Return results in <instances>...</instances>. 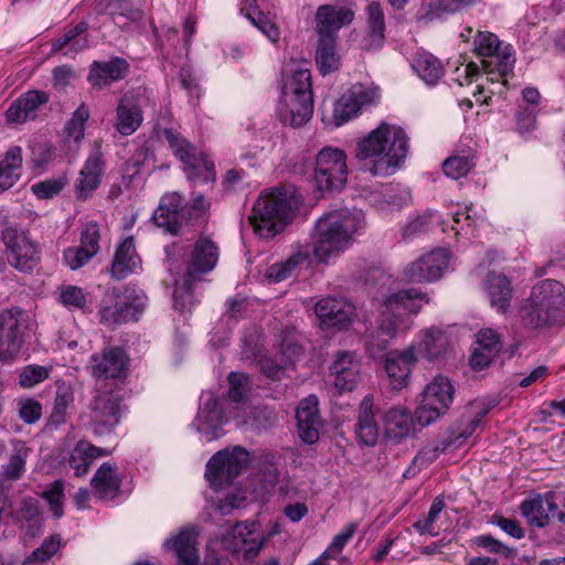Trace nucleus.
I'll list each match as a JSON object with an SVG mask.
<instances>
[{
  "mask_svg": "<svg viewBox=\"0 0 565 565\" xmlns=\"http://www.w3.org/2000/svg\"><path fill=\"white\" fill-rule=\"evenodd\" d=\"M408 151V138L397 126L382 122L355 147L354 157L359 169L372 175H388L404 161Z\"/></svg>",
  "mask_w": 565,
  "mask_h": 565,
  "instance_id": "1",
  "label": "nucleus"
},
{
  "mask_svg": "<svg viewBox=\"0 0 565 565\" xmlns=\"http://www.w3.org/2000/svg\"><path fill=\"white\" fill-rule=\"evenodd\" d=\"M518 320L526 331H542L565 324V287L554 279L536 284L518 309Z\"/></svg>",
  "mask_w": 565,
  "mask_h": 565,
  "instance_id": "2",
  "label": "nucleus"
},
{
  "mask_svg": "<svg viewBox=\"0 0 565 565\" xmlns=\"http://www.w3.org/2000/svg\"><path fill=\"white\" fill-rule=\"evenodd\" d=\"M361 226L360 215L348 209L333 210L324 213L316 222L312 234V260L328 264L350 246L354 233Z\"/></svg>",
  "mask_w": 565,
  "mask_h": 565,
  "instance_id": "3",
  "label": "nucleus"
},
{
  "mask_svg": "<svg viewBox=\"0 0 565 565\" xmlns=\"http://www.w3.org/2000/svg\"><path fill=\"white\" fill-rule=\"evenodd\" d=\"M211 203L203 194H193L191 202L184 203L179 192L161 196L151 221L157 227L173 236L204 227L210 218Z\"/></svg>",
  "mask_w": 565,
  "mask_h": 565,
  "instance_id": "4",
  "label": "nucleus"
},
{
  "mask_svg": "<svg viewBox=\"0 0 565 565\" xmlns=\"http://www.w3.org/2000/svg\"><path fill=\"white\" fill-rule=\"evenodd\" d=\"M298 209V200L287 190L274 189L255 202L249 222L264 238H273L289 224Z\"/></svg>",
  "mask_w": 565,
  "mask_h": 565,
  "instance_id": "5",
  "label": "nucleus"
},
{
  "mask_svg": "<svg viewBox=\"0 0 565 565\" xmlns=\"http://www.w3.org/2000/svg\"><path fill=\"white\" fill-rule=\"evenodd\" d=\"M279 116L284 124L300 127L313 114L311 73L307 68L291 71L285 75L281 85Z\"/></svg>",
  "mask_w": 565,
  "mask_h": 565,
  "instance_id": "6",
  "label": "nucleus"
},
{
  "mask_svg": "<svg viewBox=\"0 0 565 565\" xmlns=\"http://www.w3.org/2000/svg\"><path fill=\"white\" fill-rule=\"evenodd\" d=\"M428 298L424 292L415 288L403 289L387 296L383 300L385 310L381 315L379 327L375 331L391 340L395 338L403 319V315H416Z\"/></svg>",
  "mask_w": 565,
  "mask_h": 565,
  "instance_id": "7",
  "label": "nucleus"
},
{
  "mask_svg": "<svg viewBox=\"0 0 565 565\" xmlns=\"http://www.w3.org/2000/svg\"><path fill=\"white\" fill-rule=\"evenodd\" d=\"M1 239L7 262L20 273H31L41 260V248L17 224L3 223Z\"/></svg>",
  "mask_w": 565,
  "mask_h": 565,
  "instance_id": "8",
  "label": "nucleus"
},
{
  "mask_svg": "<svg viewBox=\"0 0 565 565\" xmlns=\"http://www.w3.org/2000/svg\"><path fill=\"white\" fill-rule=\"evenodd\" d=\"M162 137L169 143L173 154L188 168L191 179L202 180L205 183L215 181V164L205 153L199 151L173 128H164Z\"/></svg>",
  "mask_w": 565,
  "mask_h": 565,
  "instance_id": "9",
  "label": "nucleus"
},
{
  "mask_svg": "<svg viewBox=\"0 0 565 565\" xmlns=\"http://www.w3.org/2000/svg\"><path fill=\"white\" fill-rule=\"evenodd\" d=\"M455 388L445 376H437L426 385L416 407V419L419 428H424L444 416L454 402Z\"/></svg>",
  "mask_w": 565,
  "mask_h": 565,
  "instance_id": "10",
  "label": "nucleus"
},
{
  "mask_svg": "<svg viewBox=\"0 0 565 565\" xmlns=\"http://www.w3.org/2000/svg\"><path fill=\"white\" fill-rule=\"evenodd\" d=\"M347 156L338 148L326 147L316 158L315 183L320 192L341 191L347 182Z\"/></svg>",
  "mask_w": 565,
  "mask_h": 565,
  "instance_id": "11",
  "label": "nucleus"
},
{
  "mask_svg": "<svg viewBox=\"0 0 565 565\" xmlns=\"http://www.w3.org/2000/svg\"><path fill=\"white\" fill-rule=\"evenodd\" d=\"M249 452L239 446L217 451L206 463L205 478L215 489L230 486L249 463Z\"/></svg>",
  "mask_w": 565,
  "mask_h": 565,
  "instance_id": "12",
  "label": "nucleus"
},
{
  "mask_svg": "<svg viewBox=\"0 0 565 565\" xmlns=\"http://www.w3.org/2000/svg\"><path fill=\"white\" fill-rule=\"evenodd\" d=\"M475 51L480 56L494 57V61H483L482 66L484 71L493 75L490 79L497 81L495 77H508L513 74L515 57L513 56L512 47L505 46L500 51L501 42L499 38L488 31H478L473 40Z\"/></svg>",
  "mask_w": 565,
  "mask_h": 565,
  "instance_id": "13",
  "label": "nucleus"
},
{
  "mask_svg": "<svg viewBox=\"0 0 565 565\" xmlns=\"http://www.w3.org/2000/svg\"><path fill=\"white\" fill-rule=\"evenodd\" d=\"M26 315L19 307L0 312V362H12L24 341Z\"/></svg>",
  "mask_w": 565,
  "mask_h": 565,
  "instance_id": "14",
  "label": "nucleus"
},
{
  "mask_svg": "<svg viewBox=\"0 0 565 565\" xmlns=\"http://www.w3.org/2000/svg\"><path fill=\"white\" fill-rule=\"evenodd\" d=\"M138 301L140 298L136 295L135 289H125L122 294L107 292L100 301L98 316L99 322L106 327L115 328L116 326L126 323L134 318L137 311H141L145 303H132L130 300Z\"/></svg>",
  "mask_w": 565,
  "mask_h": 565,
  "instance_id": "15",
  "label": "nucleus"
},
{
  "mask_svg": "<svg viewBox=\"0 0 565 565\" xmlns=\"http://www.w3.org/2000/svg\"><path fill=\"white\" fill-rule=\"evenodd\" d=\"M88 411V425L94 435H108L119 424L120 399L110 392H99L89 402Z\"/></svg>",
  "mask_w": 565,
  "mask_h": 565,
  "instance_id": "16",
  "label": "nucleus"
},
{
  "mask_svg": "<svg viewBox=\"0 0 565 565\" xmlns=\"http://www.w3.org/2000/svg\"><path fill=\"white\" fill-rule=\"evenodd\" d=\"M450 254L446 248H437L423 255L404 269L409 282H430L438 280L449 266Z\"/></svg>",
  "mask_w": 565,
  "mask_h": 565,
  "instance_id": "17",
  "label": "nucleus"
},
{
  "mask_svg": "<svg viewBox=\"0 0 565 565\" xmlns=\"http://www.w3.org/2000/svg\"><path fill=\"white\" fill-rule=\"evenodd\" d=\"M217 262V244L207 236H201L193 245L183 276L186 277V281L201 282L203 276L211 273Z\"/></svg>",
  "mask_w": 565,
  "mask_h": 565,
  "instance_id": "18",
  "label": "nucleus"
},
{
  "mask_svg": "<svg viewBox=\"0 0 565 565\" xmlns=\"http://www.w3.org/2000/svg\"><path fill=\"white\" fill-rule=\"evenodd\" d=\"M330 375L339 393L353 391L361 381V363L352 351H339L330 365Z\"/></svg>",
  "mask_w": 565,
  "mask_h": 565,
  "instance_id": "19",
  "label": "nucleus"
},
{
  "mask_svg": "<svg viewBox=\"0 0 565 565\" xmlns=\"http://www.w3.org/2000/svg\"><path fill=\"white\" fill-rule=\"evenodd\" d=\"M354 11L345 6L322 4L316 12V31L319 36L338 39L341 28L352 23Z\"/></svg>",
  "mask_w": 565,
  "mask_h": 565,
  "instance_id": "20",
  "label": "nucleus"
},
{
  "mask_svg": "<svg viewBox=\"0 0 565 565\" xmlns=\"http://www.w3.org/2000/svg\"><path fill=\"white\" fill-rule=\"evenodd\" d=\"M129 364V358L119 347H110L100 354H93L90 369L93 376L97 379H117L122 376Z\"/></svg>",
  "mask_w": 565,
  "mask_h": 565,
  "instance_id": "21",
  "label": "nucleus"
},
{
  "mask_svg": "<svg viewBox=\"0 0 565 565\" xmlns=\"http://www.w3.org/2000/svg\"><path fill=\"white\" fill-rule=\"evenodd\" d=\"M199 526L189 524L179 531V533L167 540L163 546L175 553L179 565H199L198 535Z\"/></svg>",
  "mask_w": 565,
  "mask_h": 565,
  "instance_id": "22",
  "label": "nucleus"
},
{
  "mask_svg": "<svg viewBox=\"0 0 565 565\" xmlns=\"http://www.w3.org/2000/svg\"><path fill=\"white\" fill-rule=\"evenodd\" d=\"M417 362L415 347L411 345L403 351H390L385 358V371L394 388L407 385L412 367Z\"/></svg>",
  "mask_w": 565,
  "mask_h": 565,
  "instance_id": "23",
  "label": "nucleus"
},
{
  "mask_svg": "<svg viewBox=\"0 0 565 565\" xmlns=\"http://www.w3.org/2000/svg\"><path fill=\"white\" fill-rule=\"evenodd\" d=\"M299 437L308 445L319 439L321 418L318 408V398L315 395L302 399L296 412Z\"/></svg>",
  "mask_w": 565,
  "mask_h": 565,
  "instance_id": "24",
  "label": "nucleus"
},
{
  "mask_svg": "<svg viewBox=\"0 0 565 565\" xmlns=\"http://www.w3.org/2000/svg\"><path fill=\"white\" fill-rule=\"evenodd\" d=\"M418 353L428 362L440 364L446 360L449 351V338L447 333L436 327H430L420 332Z\"/></svg>",
  "mask_w": 565,
  "mask_h": 565,
  "instance_id": "25",
  "label": "nucleus"
},
{
  "mask_svg": "<svg viewBox=\"0 0 565 565\" xmlns=\"http://www.w3.org/2000/svg\"><path fill=\"white\" fill-rule=\"evenodd\" d=\"M385 433L388 438L395 443L401 441L404 437L414 434L419 424L416 419V412L412 415L406 407H392L384 414Z\"/></svg>",
  "mask_w": 565,
  "mask_h": 565,
  "instance_id": "26",
  "label": "nucleus"
},
{
  "mask_svg": "<svg viewBox=\"0 0 565 565\" xmlns=\"http://www.w3.org/2000/svg\"><path fill=\"white\" fill-rule=\"evenodd\" d=\"M484 289L492 308L502 315L510 310L513 288L510 279L505 275L489 271L484 280Z\"/></svg>",
  "mask_w": 565,
  "mask_h": 565,
  "instance_id": "27",
  "label": "nucleus"
},
{
  "mask_svg": "<svg viewBox=\"0 0 565 565\" xmlns=\"http://www.w3.org/2000/svg\"><path fill=\"white\" fill-rule=\"evenodd\" d=\"M140 265L141 259L136 252L134 237L128 236L116 248L110 275L116 280H121L132 274Z\"/></svg>",
  "mask_w": 565,
  "mask_h": 565,
  "instance_id": "28",
  "label": "nucleus"
},
{
  "mask_svg": "<svg viewBox=\"0 0 565 565\" xmlns=\"http://www.w3.org/2000/svg\"><path fill=\"white\" fill-rule=\"evenodd\" d=\"M49 102V95L42 90H29L21 95L7 110V118L12 122H24L36 116L40 106Z\"/></svg>",
  "mask_w": 565,
  "mask_h": 565,
  "instance_id": "29",
  "label": "nucleus"
},
{
  "mask_svg": "<svg viewBox=\"0 0 565 565\" xmlns=\"http://www.w3.org/2000/svg\"><path fill=\"white\" fill-rule=\"evenodd\" d=\"M355 435L360 445L373 447L379 440V426L373 413L372 398L365 396L360 406L355 424Z\"/></svg>",
  "mask_w": 565,
  "mask_h": 565,
  "instance_id": "30",
  "label": "nucleus"
},
{
  "mask_svg": "<svg viewBox=\"0 0 565 565\" xmlns=\"http://www.w3.org/2000/svg\"><path fill=\"white\" fill-rule=\"evenodd\" d=\"M129 71V63L122 57H114L107 62H94L88 81L94 86L122 79Z\"/></svg>",
  "mask_w": 565,
  "mask_h": 565,
  "instance_id": "31",
  "label": "nucleus"
},
{
  "mask_svg": "<svg viewBox=\"0 0 565 565\" xmlns=\"http://www.w3.org/2000/svg\"><path fill=\"white\" fill-rule=\"evenodd\" d=\"M120 479L116 475V466L104 462L90 480L96 495L102 500H113L120 494Z\"/></svg>",
  "mask_w": 565,
  "mask_h": 565,
  "instance_id": "32",
  "label": "nucleus"
},
{
  "mask_svg": "<svg viewBox=\"0 0 565 565\" xmlns=\"http://www.w3.org/2000/svg\"><path fill=\"white\" fill-rule=\"evenodd\" d=\"M102 174L103 162L99 154H90L75 183L77 196L82 200H86L90 193L98 188Z\"/></svg>",
  "mask_w": 565,
  "mask_h": 565,
  "instance_id": "33",
  "label": "nucleus"
},
{
  "mask_svg": "<svg viewBox=\"0 0 565 565\" xmlns=\"http://www.w3.org/2000/svg\"><path fill=\"white\" fill-rule=\"evenodd\" d=\"M317 316L324 323H330L339 329L345 328L351 322L352 312L345 305L331 297L319 300L315 306Z\"/></svg>",
  "mask_w": 565,
  "mask_h": 565,
  "instance_id": "34",
  "label": "nucleus"
},
{
  "mask_svg": "<svg viewBox=\"0 0 565 565\" xmlns=\"http://www.w3.org/2000/svg\"><path fill=\"white\" fill-rule=\"evenodd\" d=\"M256 525L257 524L255 522H237L232 529L234 539L239 540V548L243 551L244 559L247 562H253L255 559L266 541L263 535L252 537L255 533Z\"/></svg>",
  "mask_w": 565,
  "mask_h": 565,
  "instance_id": "35",
  "label": "nucleus"
},
{
  "mask_svg": "<svg viewBox=\"0 0 565 565\" xmlns=\"http://www.w3.org/2000/svg\"><path fill=\"white\" fill-rule=\"evenodd\" d=\"M313 263L311 250L308 247H301L285 263L271 265L267 270V278L276 282L281 281L289 277L296 268H309Z\"/></svg>",
  "mask_w": 565,
  "mask_h": 565,
  "instance_id": "36",
  "label": "nucleus"
},
{
  "mask_svg": "<svg viewBox=\"0 0 565 565\" xmlns=\"http://www.w3.org/2000/svg\"><path fill=\"white\" fill-rule=\"evenodd\" d=\"M116 111V128L124 136L134 134L142 122L141 109L131 98H121Z\"/></svg>",
  "mask_w": 565,
  "mask_h": 565,
  "instance_id": "37",
  "label": "nucleus"
},
{
  "mask_svg": "<svg viewBox=\"0 0 565 565\" xmlns=\"http://www.w3.org/2000/svg\"><path fill=\"white\" fill-rule=\"evenodd\" d=\"M88 22L81 21L52 42V51L57 52L68 47L66 53H77L85 50L88 46Z\"/></svg>",
  "mask_w": 565,
  "mask_h": 565,
  "instance_id": "38",
  "label": "nucleus"
},
{
  "mask_svg": "<svg viewBox=\"0 0 565 565\" xmlns=\"http://www.w3.org/2000/svg\"><path fill=\"white\" fill-rule=\"evenodd\" d=\"M22 150L19 146L10 147L0 161V193L10 189L20 178Z\"/></svg>",
  "mask_w": 565,
  "mask_h": 565,
  "instance_id": "39",
  "label": "nucleus"
},
{
  "mask_svg": "<svg viewBox=\"0 0 565 565\" xmlns=\"http://www.w3.org/2000/svg\"><path fill=\"white\" fill-rule=\"evenodd\" d=\"M337 39L332 36H319L316 49V64L322 75L337 71L341 64V57L337 50Z\"/></svg>",
  "mask_w": 565,
  "mask_h": 565,
  "instance_id": "40",
  "label": "nucleus"
},
{
  "mask_svg": "<svg viewBox=\"0 0 565 565\" xmlns=\"http://www.w3.org/2000/svg\"><path fill=\"white\" fill-rule=\"evenodd\" d=\"M369 47H380L385 39V20L383 7L377 1H372L365 8Z\"/></svg>",
  "mask_w": 565,
  "mask_h": 565,
  "instance_id": "41",
  "label": "nucleus"
},
{
  "mask_svg": "<svg viewBox=\"0 0 565 565\" xmlns=\"http://www.w3.org/2000/svg\"><path fill=\"white\" fill-rule=\"evenodd\" d=\"M278 340L280 354L286 364L294 365L303 354V337L295 327H286L279 332Z\"/></svg>",
  "mask_w": 565,
  "mask_h": 565,
  "instance_id": "42",
  "label": "nucleus"
},
{
  "mask_svg": "<svg viewBox=\"0 0 565 565\" xmlns=\"http://www.w3.org/2000/svg\"><path fill=\"white\" fill-rule=\"evenodd\" d=\"M413 70L427 84L435 85L444 74L440 61L430 53H419L412 62Z\"/></svg>",
  "mask_w": 565,
  "mask_h": 565,
  "instance_id": "43",
  "label": "nucleus"
},
{
  "mask_svg": "<svg viewBox=\"0 0 565 565\" xmlns=\"http://www.w3.org/2000/svg\"><path fill=\"white\" fill-rule=\"evenodd\" d=\"M17 519L22 523H26L28 534L35 536L43 525L38 500L24 498L17 510Z\"/></svg>",
  "mask_w": 565,
  "mask_h": 565,
  "instance_id": "44",
  "label": "nucleus"
},
{
  "mask_svg": "<svg viewBox=\"0 0 565 565\" xmlns=\"http://www.w3.org/2000/svg\"><path fill=\"white\" fill-rule=\"evenodd\" d=\"M480 0H434L428 4L425 19L433 21L445 14H454L463 9L473 7Z\"/></svg>",
  "mask_w": 565,
  "mask_h": 565,
  "instance_id": "45",
  "label": "nucleus"
},
{
  "mask_svg": "<svg viewBox=\"0 0 565 565\" xmlns=\"http://www.w3.org/2000/svg\"><path fill=\"white\" fill-rule=\"evenodd\" d=\"M223 425V411L199 409L196 416L198 431L207 440L216 439Z\"/></svg>",
  "mask_w": 565,
  "mask_h": 565,
  "instance_id": "46",
  "label": "nucleus"
},
{
  "mask_svg": "<svg viewBox=\"0 0 565 565\" xmlns=\"http://www.w3.org/2000/svg\"><path fill=\"white\" fill-rule=\"evenodd\" d=\"M74 402V393L70 386L60 385L54 397V405L49 422L58 426L66 420L67 407Z\"/></svg>",
  "mask_w": 565,
  "mask_h": 565,
  "instance_id": "47",
  "label": "nucleus"
},
{
  "mask_svg": "<svg viewBox=\"0 0 565 565\" xmlns=\"http://www.w3.org/2000/svg\"><path fill=\"white\" fill-rule=\"evenodd\" d=\"M520 511L531 525L544 527L550 522V514L544 509L541 495L523 501Z\"/></svg>",
  "mask_w": 565,
  "mask_h": 565,
  "instance_id": "48",
  "label": "nucleus"
},
{
  "mask_svg": "<svg viewBox=\"0 0 565 565\" xmlns=\"http://www.w3.org/2000/svg\"><path fill=\"white\" fill-rule=\"evenodd\" d=\"M198 281H186V277H182L175 282L173 291V307L181 313L188 312L193 306V289Z\"/></svg>",
  "mask_w": 565,
  "mask_h": 565,
  "instance_id": "49",
  "label": "nucleus"
},
{
  "mask_svg": "<svg viewBox=\"0 0 565 565\" xmlns=\"http://www.w3.org/2000/svg\"><path fill=\"white\" fill-rule=\"evenodd\" d=\"M361 108L344 93L333 106L332 121L335 127L342 126L344 122L356 117Z\"/></svg>",
  "mask_w": 565,
  "mask_h": 565,
  "instance_id": "50",
  "label": "nucleus"
},
{
  "mask_svg": "<svg viewBox=\"0 0 565 565\" xmlns=\"http://www.w3.org/2000/svg\"><path fill=\"white\" fill-rule=\"evenodd\" d=\"M28 457L26 448H15L9 457V461L2 467V476L7 480H18L24 472V467Z\"/></svg>",
  "mask_w": 565,
  "mask_h": 565,
  "instance_id": "51",
  "label": "nucleus"
},
{
  "mask_svg": "<svg viewBox=\"0 0 565 565\" xmlns=\"http://www.w3.org/2000/svg\"><path fill=\"white\" fill-rule=\"evenodd\" d=\"M89 118L88 108L82 104L72 114L71 119L66 124V136L73 138L75 142H78L84 138L85 124Z\"/></svg>",
  "mask_w": 565,
  "mask_h": 565,
  "instance_id": "52",
  "label": "nucleus"
},
{
  "mask_svg": "<svg viewBox=\"0 0 565 565\" xmlns=\"http://www.w3.org/2000/svg\"><path fill=\"white\" fill-rule=\"evenodd\" d=\"M228 398L235 403L244 402L249 388V377L244 373L232 372L228 377Z\"/></svg>",
  "mask_w": 565,
  "mask_h": 565,
  "instance_id": "53",
  "label": "nucleus"
},
{
  "mask_svg": "<svg viewBox=\"0 0 565 565\" xmlns=\"http://www.w3.org/2000/svg\"><path fill=\"white\" fill-rule=\"evenodd\" d=\"M472 168L473 162L465 156L449 157L443 163L444 173L454 180L466 177Z\"/></svg>",
  "mask_w": 565,
  "mask_h": 565,
  "instance_id": "54",
  "label": "nucleus"
},
{
  "mask_svg": "<svg viewBox=\"0 0 565 565\" xmlns=\"http://www.w3.org/2000/svg\"><path fill=\"white\" fill-rule=\"evenodd\" d=\"M246 18L263 32L271 42H277L280 38L279 28L269 20L262 11L247 12Z\"/></svg>",
  "mask_w": 565,
  "mask_h": 565,
  "instance_id": "55",
  "label": "nucleus"
},
{
  "mask_svg": "<svg viewBox=\"0 0 565 565\" xmlns=\"http://www.w3.org/2000/svg\"><path fill=\"white\" fill-rule=\"evenodd\" d=\"M390 343V338L380 334L377 331H373L367 335L365 341L366 352L373 360L386 358Z\"/></svg>",
  "mask_w": 565,
  "mask_h": 565,
  "instance_id": "56",
  "label": "nucleus"
},
{
  "mask_svg": "<svg viewBox=\"0 0 565 565\" xmlns=\"http://www.w3.org/2000/svg\"><path fill=\"white\" fill-rule=\"evenodd\" d=\"M60 300L65 307L74 309H84L87 305V297L83 289L72 285L62 288Z\"/></svg>",
  "mask_w": 565,
  "mask_h": 565,
  "instance_id": "57",
  "label": "nucleus"
},
{
  "mask_svg": "<svg viewBox=\"0 0 565 565\" xmlns=\"http://www.w3.org/2000/svg\"><path fill=\"white\" fill-rule=\"evenodd\" d=\"M109 15L114 22L117 17L126 18L128 21H138L142 17V11L134 7L129 0H111Z\"/></svg>",
  "mask_w": 565,
  "mask_h": 565,
  "instance_id": "58",
  "label": "nucleus"
},
{
  "mask_svg": "<svg viewBox=\"0 0 565 565\" xmlns=\"http://www.w3.org/2000/svg\"><path fill=\"white\" fill-rule=\"evenodd\" d=\"M50 370L42 365H26L20 374L19 383L23 387H32L49 377Z\"/></svg>",
  "mask_w": 565,
  "mask_h": 565,
  "instance_id": "59",
  "label": "nucleus"
},
{
  "mask_svg": "<svg viewBox=\"0 0 565 565\" xmlns=\"http://www.w3.org/2000/svg\"><path fill=\"white\" fill-rule=\"evenodd\" d=\"M19 416L28 425L36 423L42 416V405L33 398L18 401Z\"/></svg>",
  "mask_w": 565,
  "mask_h": 565,
  "instance_id": "60",
  "label": "nucleus"
},
{
  "mask_svg": "<svg viewBox=\"0 0 565 565\" xmlns=\"http://www.w3.org/2000/svg\"><path fill=\"white\" fill-rule=\"evenodd\" d=\"M99 238L100 234L97 223L89 222L82 230L81 244L78 247L85 248L95 256L99 250Z\"/></svg>",
  "mask_w": 565,
  "mask_h": 565,
  "instance_id": "61",
  "label": "nucleus"
},
{
  "mask_svg": "<svg viewBox=\"0 0 565 565\" xmlns=\"http://www.w3.org/2000/svg\"><path fill=\"white\" fill-rule=\"evenodd\" d=\"M64 179H50L38 182L32 185V192L42 200L52 199L57 195L65 186Z\"/></svg>",
  "mask_w": 565,
  "mask_h": 565,
  "instance_id": "62",
  "label": "nucleus"
},
{
  "mask_svg": "<svg viewBox=\"0 0 565 565\" xmlns=\"http://www.w3.org/2000/svg\"><path fill=\"white\" fill-rule=\"evenodd\" d=\"M472 543L490 553L501 554L505 557H511L513 554V548L507 546L489 534L476 536L472 540Z\"/></svg>",
  "mask_w": 565,
  "mask_h": 565,
  "instance_id": "63",
  "label": "nucleus"
},
{
  "mask_svg": "<svg viewBox=\"0 0 565 565\" xmlns=\"http://www.w3.org/2000/svg\"><path fill=\"white\" fill-rule=\"evenodd\" d=\"M60 536L58 535H52L49 539H45L42 543V545L38 548H35L31 556L28 558L29 562H40L43 563L47 561L51 556H53L58 547H60Z\"/></svg>",
  "mask_w": 565,
  "mask_h": 565,
  "instance_id": "64",
  "label": "nucleus"
}]
</instances>
